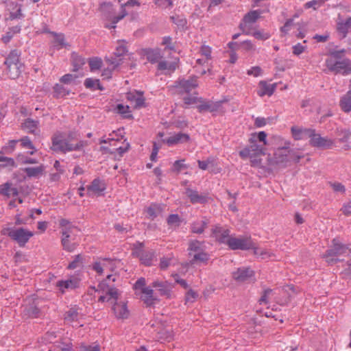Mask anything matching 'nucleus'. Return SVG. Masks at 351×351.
I'll return each instance as SVG.
<instances>
[{"mask_svg":"<svg viewBox=\"0 0 351 351\" xmlns=\"http://www.w3.org/2000/svg\"><path fill=\"white\" fill-rule=\"evenodd\" d=\"M112 277V275L108 274L105 280L102 281L99 285V288L105 293V295H101L99 298V302H104L114 300L115 303L113 305L112 310L117 319H127L129 317L130 311L128 309L126 303L123 302H117L119 296L118 290L113 287H110L107 284V280H110Z\"/></svg>","mask_w":351,"mask_h":351,"instance_id":"nucleus-1","label":"nucleus"},{"mask_svg":"<svg viewBox=\"0 0 351 351\" xmlns=\"http://www.w3.org/2000/svg\"><path fill=\"white\" fill-rule=\"evenodd\" d=\"M59 225L61 229V245L63 249L69 252H73L78 245L76 239L80 230L66 219H60Z\"/></svg>","mask_w":351,"mask_h":351,"instance_id":"nucleus-2","label":"nucleus"},{"mask_svg":"<svg viewBox=\"0 0 351 351\" xmlns=\"http://www.w3.org/2000/svg\"><path fill=\"white\" fill-rule=\"evenodd\" d=\"M100 11L103 19L106 21L110 22V23H106L105 24V27L107 28H115L116 24L128 14L126 10L123 6H122L121 13L115 16L114 8L110 3H101L100 5Z\"/></svg>","mask_w":351,"mask_h":351,"instance_id":"nucleus-3","label":"nucleus"},{"mask_svg":"<svg viewBox=\"0 0 351 351\" xmlns=\"http://www.w3.org/2000/svg\"><path fill=\"white\" fill-rule=\"evenodd\" d=\"M3 235H8L15 241L21 247H23L34 236V232L23 228H3L1 230Z\"/></svg>","mask_w":351,"mask_h":351,"instance_id":"nucleus-4","label":"nucleus"},{"mask_svg":"<svg viewBox=\"0 0 351 351\" xmlns=\"http://www.w3.org/2000/svg\"><path fill=\"white\" fill-rule=\"evenodd\" d=\"M349 252L350 250L346 245L340 243L337 239H334L331 247L326 251L324 258L328 264L333 265L341 261L339 256L348 255Z\"/></svg>","mask_w":351,"mask_h":351,"instance_id":"nucleus-5","label":"nucleus"},{"mask_svg":"<svg viewBox=\"0 0 351 351\" xmlns=\"http://www.w3.org/2000/svg\"><path fill=\"white\" fill-rule=\"evenodd\" d=\"M51 149L56 152L65 154L73 151V143L66 139L63 132H58L51 137Z\"/></svg>","mask_w":351,"mask_h":351,"instance_id":"nucleus-6","label":"nucleus"},{"mask_svg":"<svg viewBox=\"0 0 351 351\" xmlns=\"http://www.w3.org/2000/svg\"><path fill=\"white\" fill-rule=\"evenodd\" d=\"M20 56V51L16 49L12 50L5 61V64L7 66L8 73L12 79L18 77L21 73V64L19 62Z\"/></svg>","mask_w":351,"mask_h":351,"instance_id":"nucleus-7","label":"nucleus"},{"mask_svg":"<svg viewBox=\"0 0 351 351\" xmlns=\"http://www.w3.org/2000/svg\"><path fill=\"white\" fill-rule=\"evenodd\" d=\"M346 50L343 49L340 50L330 49L327 53V58L325 60V65L327 69L333 72L337 70L338 64L341 59L344 57Z\"/></svg>","mask_w":351,"mask_h":351,"instance_id":"nucleus-8","label":"nucleus"},{"mask_svg":"<svg viewBox=\"0 0 351 351\" xmlns=\"http://www.w3.org/2000/svg\"><path fill=\"white\" fill-rule=\"evenodd\" d=\"M227 245L232 250H247L254 247V243L248 237H232Z\"/></svg>","mask_w":351,"mask_h":351,"instance_id":"nucleus-9","label":"nucleus"},{"mask_svg":"<svg viewBox=\"0 0 351 351\" xmlns=\"http://www.w3.org/2000/svg\"><path fill=\"white\" fill-rule=\"evenodd\" d=\"M309 143L313 147L326 149L332 147L335 140L328 137H323L319 134L316 133L315 130H313Z\"/></svg>","mask_w":351,"mask_h":351,"instance_id":"nucleus-10","label":"nucleus"},{"mask_svg":"<svg viewBox=\"0 0 351 351\" xmlns=\"http://www.w3.org/2000/svg\"><path fill=\"white\" fill-rule=\"evenodd\" d=\"M259 16L260 12L258 10H253L245 14L242 23L240 24V28L243 34L246 35L252 34V25L255 23Z\"/></svg>","mask_w":351,"mask_h":351,"instance_id":"nucleus-11","label":"nucleus"},{"mask_svg":"<svg viewBox=\"0 0 351 351\" xmlns=\"http://www.w3.org/2000/svg\"><path fill=\"white\" fill-rule=\"evenodd\" d=\"M198 86L197 78L191 77L188 80H182L176 82V88L179 94H189Z\"/></svg>","mask_w":351,"mask_h":351,"instance_id":"nucleus-12","label":"nucleus"},{"mask_svg":"<svg viewBox=\"0 0 351 351\" xmlns=\"http://www.w3.org/2000/svg\"><path fill=\"white\" fill-rule=\"evenodd\" d=\"M211 236L220 243L228 245L232 236L230 230L220 226H215L212 228Z\"/></svg>","mask_w":351,"mask_h":351,"instance_id":"nucleus-13","label":"nucleus"},{"mask_svg":"<svg viewBox=\"0 0 351 351\" xmlns=\"http://www.w3.org/2000/svg\"><path fill=\"white\" fill-rule=\"evenodd\" d=\"M152 287L155 288L158 291L160 295L167 298H171L173 285L168 281L154 280L152 283Z\"/></svg>","mask_w":351,"mask_h":351,"instance_id":"nucleus-14","label":"nucleus"},{"mask_svg":"<svg viewBox=\"0 0 351 351\" xmlns=\"http://www.w3.org/2000/svg\"><path fill=\"white\" fill-rule=\"evenodd\" d=\"M140 298L147 306H154L160 301L152 285L142 290Z\"/></svg>","mask_w":351,"mask_h":351,"instance_id":"nucleus-15","label":"nucleus"},{"mask_svg":"<svg viewBox=\"0 0 351 351\" xmlns=\"http://www.w3.org/2000/svg\"><path fill=\"white\" fill-rule=\"evenodd\" d=\"M312 128H300L298 126H293L291 128V134L295 140H304L310 138L313 132Z\"/></svg>","mask_w":351,"mask_h":351,"instance_id":"nucleus-16","label":"nucleus"},{"mask_svg":"<svg viewBox=\"0 0 351 351\" xmlns=\"http://www.w3.org/2000/svg\"><path fill=\"white\" fill-rule=\"evenodd\" d=\"M271 299L274 300L277 303L280 304V305H285L289 301V298H286L285 300L278 299L276 296V290L274 291L272 289H268L265 290L263 295L259 300V303L260 304H267L268 301Z\"/></svg>","mask_w":351,"mask_h":351,"instance_id":"nucleus-17","label":"nucleus"},{"mask_svg":"<svg viewBox=\"0 0 351 351\" xmlns=\"http://www.w3.org/2000/svg\"><path fill=\"white\" fill-rule=\"evenodd\" d=\"M254 275V271L250 267H239L232 273L233 278L239 282H244Z\"/></svg>","mask_w":351,"mask_h":351,"instance_id":"nucleus-18","label":"nucleus"},{"mask_svg":"<svg viewBox=\"0 0 351 351\" xmlns=\"http://www.w3.org/2000/svg\"><path fill=\"white\" fill-rule=\"evenodd\" d=\"M186 195L192 204H204L208 200V196L204 193H199L197 191L191 189H186Z\"/></svg>","mask_w":351,"mask_h":351,"instance_id":"nucleus-19","label":"nucleus"},{"mask_svg":"<svg viewBox=\"0 0 351 351\" xmlns=\"http://www.w3.org/2000/svg\"><path fill=\"white\" fill-rule=\"evenodd\" d=\"M127 51L125 45L123 43H119L114 53L115 57L108 58L107 60L112 65L113 68H115L120 64V60H117V58L123 56Z\"/></svg>","mask_w":351,"mask_h":351,"instance_id":"nucleus-20","label":"nucleus"},{"mask_svg":"<svg viewBox=\"0 0 351 351\" xmlns=\"http://www.w3.org/2000/svg\"><path fill=\"white\" fill-rule=\"evenodd\" d=\"M189 140V136L185 133L179 132L163 140V142L169 146H173L180 143H184Z\"/></svg>","mask_w":351,"mask_h":351,"instance_id":"nucleus-21","label":"nucleus"},{"mask_svg":"<svg viewBox=\"0 0 351 351\" xmlns=\"http://www.w3.org/2000/svg\"><path fill=\"white\" fill-rule=\"evenodd\" d=\"M106 189V185L104 181L99 178L93 180L92 183L87 186L86 190L89 195L100 194Z\"/></svg>","mask_w":351,"mask_h":351,"instance_id":"nucleus-22","label":"nucleus"},{"mask_svg":"<svg viewBox=\"0 0 351 351\" xmlns=\"http://www.w3.org/2000/svg\"><path fill=\"white\" fill-rule=\"evenodd\" d=\"M24 130L34 135L40 134L39 121L30 118L25 120L22 124Z\"/></svg>","mask_w":351,"mask_h":351,"instance_id":"nucleus-23","label":"nucleus"},{"mask_svg":"<svg viewBox=\"0 0 351 351\" xmlns=\"http://www.w3.org/2000/svg\"><path fill=\"white\" fill-rule=\"evenodd\" d=\"M78 285V281L76 279H67L65 280H59L57 282L56 287L58 290L64 293L66 291L73 290Z\"/></svg>","mask_w":351,"mask_h":351,"instance_id":"nucleus-24","label":"nucleus"},{"mask_svg":"<svg viewBox=\"0 0 351 351\" xmlns=\"http://www.w3.org/2000/svg\"><path fill=\"white\" fill-rule=\"evenodd\" d=\"M53 36V40L51 42V47L55 50H60L66 48L69 45L65 41L64 36L62 34H58L53 32H50Z\"/></svg>","mask_w":351,"mask_h":351,"instance_id":"nucleus-25","label":"nucleus"},{"mask_svg":"<svg viewBox=\"0 0 351 351\" xmlns=\"http://www.w3.org/2000/svg\"><path fill=\"white\" fill-rule=\"evenodd\" d=\"M126 98L130 101L135 108H141L143 106L145 99L142 93L138 91H132L127 93Z\"/></svg>","mask_w":351,"mask_h":351,"instance_id":"nucleus-26","label":"nucleus"},{"mask_svg":"<svg viewBox=\"0 0 351 351\" xmlns=\"http://www.w3.org/2000/svg\"><path fill=\"white\" fill-rule=\"evenodd\" d=\"M276 88V84H268L265 81H261L258 84L257 94L260 97H263L265 95L271 96L274 93Z\"/></svg>","mask_w":351,"mask_h":351,"instance_id":"nucleus-27","label":"nucleus"},{"mask_svg":"<svg viewBox=\"0 0 351 351\" xmlns=\"http://www.w3.org/2000/svg\"><path fill=\"white\" fill-rule=\"evenodd\" d=\"M200 104L197 106V109L199 112L206 111L215 112L217 111L219 107V103H214L210 101H204L202 98H199Z\"/></svg>","mask_w":351,"mask_h":351,"instance_id":"nucleus-28","label":"nucleus"},{"mask_svg":"<svg viewBox=\"0 0 351 351\" xmlns=\"http://www.w3.org/2000/svg\"><path fill=\"white\" fill-rule=\"evenodd\" d=\"M19 191L16 187H14L11 183L6 182L0 185V194L10 198L18 195Z\"/></svg>","mask_w":351,"mask_h":351,"instance_id":"nucleus-29","label":"nucleus"},{"mask_svg":"<svg viewBox=\"0 0 351 351\" xmlns=\"http://www.w3.org/2000/svg\"><path fill=\"white\" fill-rule=\"evenodd\" d=\"M256 134H253L252 137L250 138V142L251 145L248 146V148L251 153H252V156H259L261 155H265V148L259 145L256 143V141L255 140Z\"/></svg>","mask_w":351,"mask_h":351,"instance_id":"nucleus-30","label":"nucleus"},{"mask_svg":"<svg viewBox=\"0 0 351 351\" xmlns=\"http://www.w3.org/2000/svg\"><path fill=\"white\" fill-rule=\"evenodd\" d=\"M335 73H342L348 75L351 73V60L346 58H342L338 64L337 70H335Z\"/></svg>","mask_w":351,"mask_h":351,"instance_id":"nucleus-31","label":"nucleus"},{"mask_svg":"<svg viewBox=\"0 0 351 351\" xmlns=\"http://www.w3.org/2000/svg\"><path fill=\"white\" fill-rule=\"evenodd\" d=\"M339 106L344 112H351V90L341 97Z\"/></svg>","mask_w":351,"mask_h":351,"instance_id":"nucleus-32","label":"nucleus"},{"mask_svg":"<svg viewBox=\"0 0 351 351\" xmlns=\"http://www.w3.org/2000/svg\"><path fill=\"white\" fill-rule=\"evenodd\" d=\"M112 262L108 259H103L95 262L93 265V269L99 274H102L105 270L111 269Z\"/></svg>","mask_w":351,"mask_h":351,"instance_id":"nucleus-33","label":"nucleus"},{"mask_svg":"<svg viewBox=\"0 0 351 351\" xmlns=\"http://www.w3.org/2000/svg\"><path fill=\"white\" fill-rule=\"evenodd\" d=\"M208 221L206 219H197L191 225V232L195 234H202L207 227Z\"/></svg>","mask_w":351,"mask_h":351,"instance_id":"nucleus-34","label":"nucleus"},{"mask_svg":"<svg viewBox=\"0 0 351 351\" xmlns=\"http://www.w3.org/2000/svg\"><path fill=\"white\" fill-rule=\"evenodd\" d=\"M147 60L151 63H156L162 57L159 49H149L145 51Z\"/></svg>","mask_w":351,"mask_h":351,"instance_id":"nucleus-35","label":"nucleus"},{"mask_svg":"<svg viewBox=\"0 0 351 351\" xmlns=\"http://www.w3.org/2000/svg\"><path fill=\"white\" fill-rule=\"evenodd\" d=\"M204 251H205L204 243L197 240L190 242L189 247V254L190 256H193L194 254L200 253Z\"/></svg>","mask_w":351,"mask_h":351,"instance_id":"nucleus-36","label":"nucleus"},{"mask_svg":"<svg viewBox=\"0 0 351 351\" xmlns=\"http://www.w3.org/2000/svg\"><path fill=\"white\" fill-rule=\"evenodd\" d=\"M337 31L341 35L342 38H345L347 36L348 32L351 31L350 18L337 23Z\"/></svg>","mask_w":351,"mask_h":351,"instance_id":"nucleus-37","label":"nucleus"},{"mask_svg":"<svg viewBox=\"0 0 351 351\" xmlns=\"http://www.w3.org/2000/svg\"><path fill=\"white\" fill-rule=\"evenodd\" d=\"M288 151L285 148L278 149L274 154V160L276 164H284L288 161Z\"/></svg>","mask_w":351,"mask_h":351,"instance_id":"nucleus-38","label":"nucleus"},{"mask_svg":"<svg viewBox=\"0 0 351 351\" xmlns=\"http://www.w3.org/2000/svg\"><path fill=\"white\" fill-rule=\"evenodd\" d=\"M138 256L141 262L146 266L151 265L155 258L154 252H140Z\"/></svg>","mask_w":351,"mask_h":351,"instance_id":"nucleus-39","label":"nucleus"},{"mask_svg":"<svg viewBox=\"0 0 351 351\" xmlns=\"http://www.w3.org/2000/svg\"><path fill=\"white\" fill-rule=\"evenodd\" d=\"M71 60L73 66V71H78L86 63V60L77 53H72Z\"/></svg>","mask_w":351,"mask_h":351,"instance_id":"nucleus-40","label":"nucleus"},{"mask_svg":"<svg viewBox=\"0 0 351 351\" xmlns=\"http://www.w3.org/2000/svg\"><path fill=\"white\" fill-rule=\"evenodd\" d=\"M45 168L43 165H40L38 167H26L24 169V172L27 174L28 177H38L40 176Z\"/></svg>","mask_w":351,"mask_h":351,"instance_id":"nucleus-41","label":"nucleus"},{"mask_svg":"<svg viewBox=\"0 0 351 351\" xmlns=\"http://www.w3.org/2000/svg\"><path fill=\"white\" fill-rule=\"evenodd\" d=\"M70 90L66 88L63 85L56 84L53 86L54 97L57 98L64 97L70 93Z\"/></svg>","mask_w":351,"mask_h":351,"instance_id":"nucleus-42","label":"nucleus"},{"mask_svg":"<svg viewBox=\"0 0 351 351\" xmlns=\"http://www.w3.org/2000/svg\"><path fill=\"white\" fill-rule=\"evenodd\" d=\"M19 141L21 142V145L23 148L30 149V151H28V154L32 155L35 153L36 148L28 136H24L19 140Z\"/></svg>","mask_w":351,"mask_h":351,"instance_id":"nucleus-43","label":"nucleus"},{"mask_svg":"<svg viewBox=\"0 0 351 351\" xmlns=\"http://www.w3.org/2000/svg\"><path fill=\"white\" fill-rule=\"evenodd\" d=\"M158 69L166 72H173L176 69V64L175 62H168L165 60L160 61L158 64Z\"/></svg>","mask_w":351,"mask_h":351,"instance_id":"nucleus-44","label":"nucleus"},{"mask_svg":"<svg viewBox=\"0 0 351 351\" xmlns=\"http://www.w3.org/2000/svg\"><path fill=\"white\" fill-rule=\"evenodd\" d=\"M336 135L338 137V141L341 143H346L348 141L351 136V132L346 129H337L336 131Z\"/></svg>","mask_w":351,"mask_h":351,"instance_id":"nucleus-45","label":"nucleus"},{"mask_svg":"<svg viewBox=\"0 0 351 351\" xmlns=\"http://www.w3.org/2000/svg\"><path fill=\"white\" fill-rule=\"evenodd\" d=\"M192 258L191 262L192 263H206L209 259V255L205 251L202 252L200 253L194 254Z\"/></svg>","mask_w":351,"mask_h":351,"instance_id":"nucleus-46","label":"nucleus"},{"mask_svg":"<svg viewBox=\"0 0 351 351\" xmlns=\"http://www.w3.org/2000/svg\"><path fill=\"white\" fill-rule=\"evenodd\" d=\"M251 249H253L254 254L261 259H266L271 256L270 252L267 249L255 247L254 244Z\"/></svg>","mask_w":351,"mask_h":351,"instance_id":"nucleus-47","label":"nucleus"},{"mask_svg":"<svg viewBox=\"0 0 351 351\" xmlns=\"http://www.w3.org/2000/svg\"><path fill=\"white\" fill-rule=\"evenodd\" d=\"M199 53L202 56L205 57L204 62H210L212 60V49L210 47L205 45H202Z\"/></svg>","mask_w":351,"mask_h":351,"instance_id":"nucleus-48","label":"nucleus"},{"mask_svg":"<svg viewBox=\"0 0 351 351\" xmlns=\"http://www.w3.org/2000/svg\"><path fill=\"white\" fill-rule=\"evenodd\" d=\"M146 212L148 217L154 219L161 213V209L157 205H152L147 208Z\"/></svg>","mask_w":351,"mask_h":351,"instance_id":"nucleus-49","label":"nucleus"},{"mask_svg":"<svg viewBox=\"0 0 351 351\" xmlns=\"http://www.w3.org/2000/svg\"><path fill=\"white\" fill-rule=\"evenodd\" d=\"M65 321L68 323H73L78 319V313L75 309H70L65 315Z\"/></svg>","mask_w":351,"mask_h":351,"instance_id":"nucleus-50","label":"nucleus"},{"mask_svg":"<svg viewBox=\"0 0 351 351\" xmlns=\"http://www.w3.org/2000/svg\"><path fill=\"white\" fill-rule=\"evenodd\" d=\"M250 35H252L255 38L261 40H266L271 36L269 33L263 30L252 31V34Z\"/></svg>","mask_w":351,"mask_h":351,"instance_id":"nucleus-51","label":"nucleus"},{"mask_svg":"<svg viewBox=\"0 0 351 351\" xmlns=\"http://www.w3.org/2000/svg\"><path fill=\"white\" fill-rule=\"evenodd\" d=\"M88 63H89L90 71H94L99 69L101 67L102 60L101 58L96 57V58H90Z\"/></svg>","mask_w":351,"mask_h":351,"instance_id":"nucleus-52","label":"nucleus"},{"mask_svg":"<svg viewBox=\"0 0 351 351\" xmlns=\"http://www.w3.org/2000/svg\"><path fill=\"white\" fill-rule=\"evenodd\" d=\"M84 86L88 88H95L102 90V88L100 86L99 80H94L92 78H87L84 82Z\"/></svg>","mask_w":351,"mask_h":351,"instance_id":"nucleus-53","label":"nucleus"},{"mask_svg":"<svg viewBox=\"0 0 351 351\" xmlns=\"http://www.w3.org/2000/svg\"><path fill=\"white\" fill-rule=\"evenodd\" d=\"M330 186L332 189V190L336 193H340L341 194H344L346 193V187L343 184L338 182H330Z\"/></svg>","mask_w":351,"mask_h":351,"instance_id":"nucleus-54","label":"nucleus"},{"mask_svg":"<svg viewBox=\"0 0 351 351\" xmlns=\"http://www.w3.org/2000/svg\"><path fill=\"white\" fill-rule=\"evenodd\" d=\"M188 166L184 163V160H179L174 162L172 167V171L176 173L180 172L182 169H186Z\"/></svg>","mask_w":351,"mask_h":351,"instance_id":"nucleus-55","label":"nucleus"},{"mask_svg":"<svg viewBox=\"0 0 351 351\" xmlns=\"http://www.w3.org/2000/svg\"><path fill=\"white\" fill-rule=\"evenodd\" d=\"M326 0H312L306 2L304 4V8L306 9L313 8V10H316L320 8Z\"/></svg>","mask_w":351,"mask_h":351,"instance_id":"nucleus-56","label":"nucleus"},{"mask_svg":"<svg viewBox=\"0 0 351 351\" xmlns=\"http://www.w3.org/2000/svg\"><path fill=\"white\" fill-rule=\"evenodd\" d=\"M171 19L178 27L183 28L186 25V20L182 16H172Z\"/></svg>","mask_w":351,"mask_h":351,"instance_id":"nucleus-57","label":"nucleus"},{"mask_svg":"<svg viewBox=\"0 0 351 351\" xmlns=\"http://www.w3.org/2000/svg\"><path fill=\"white\" fill-rule=\"evenodd\" d=\"M82 263V257L80 254L76 255L74 258V260L69 263L68 265V269H74L81 265Z\"/></svg>","mask_w":351,"mask_h":351,"instance_id":"nucleus-58","label":"nucleus"},{"mask_svg":"<svg viewBox=\"0 0 351 351\" xmlns=\"http://www.w3.org/2000/svg\"><path fill=\"white\" fill-rule=\"evenodd\" d=\"M147 287H148L146 286V280L144 278H140L138 279L134 285V288L137 291H140V293L144 288Z\"/></svg>","mask_w":351,"mask_h":351,"instance_id":"nucleus-59","label":"nucleus"},{"mask_svg":"<svg viewBox=\"0 0 351 351\" xmlns=\"http://www.w3.org/2000/svg\"><path fill=\"white\" fill-rule=\"evenodd\" d=\"M198 294L193 290H189L186 295L185 300L186 303H193L197 298Z\"/></svg>","mask_w":351,"mask_h":351,"instance_id":"nucleus-60","label":"nucleus"},{"mask_svg":"<svg viewBox=\"0 0 351 351\" xmlns=\"http://www.w3.org/2000/svg\"><path fill=\"white\" fill-rule=\"evenodd\" d=\"M293 49V53L295 56H300V54H302L303 52H304V51L306 50V47L304 46V45H302V44L300 43H298L295 45L293 46L292 47Z\"/></svg>","mask_w":351,"mask_h":351,"instance_id":"nucleus-61","label":"nucleus"},{"mask_svg":"<svg viewBox=\"0 0 351 351\" xmlns=\"http://www.w3.org/2000/svg\"><path fill=\"white\" fill-rule=\"evenodd\" d=\"M121 136V131L120 130H118L117 131H113L108 136L109 139V144L112 145L111 143L112 141H119Z\"/></svg>","mask_w":351,"mask_h":351,"instance_id":"nucleus-62","label":"nucleus"},{"mask_svg":"<svg viewBox=\"0 0 351 351\" xmlns=\"http://www.w3.org/2000/svg\"><path fill=\"white\" fill-rule=\"evenodd\" d=\"M183 100L185 104L191 105L197 103L199 101V98L196 96L188 95L187 94L186 96L183 97Z\"/></svg>","mask_w":351,"mask_h":351,"instance_id":"nucleus-63","label":"nucleus"},{"mask_svg":"<svg viewBox=\"0 0 351 351\" xmlns=\"http://www.w3.org/2000/svg\"><path fill=\"white\" fill-rule=\"evenodd\" d=\"M262 73V69L260 66H252L251 69L247 70V74L249 75H253L254 77L260 76Z\"/></svg>","mask_w":351,"mask_h":351,"instance_id":"nucleus-64","label":"nucleus"}]
</instances>
